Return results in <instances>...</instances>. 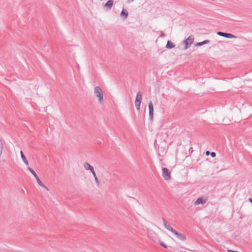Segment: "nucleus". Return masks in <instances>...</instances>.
Here are the masks:
<instances>
[{"instance_id": "obj_1", "label": "nucleus", "mask_w": 252, "mask_h": 252, "mask_svg": "<svg viewBox=\"0 0 252 252\" xmlns=\"http://www.w3.org/2000/svg\"><path fill=\"white\" fill-rule=\"evenodd\" d=\"M94 94L98 97L100 103L103 101V94L101 89L99 86H96L94 89Z\"/></svg>"}, {"instance_id": "obj_2", "label": "nucleus", "mask_w": 252, "mask_h": 252, "mask_svg": "<svg viewBox=\"0 0 252 252\" xmlns=\"http://www.w3.org/2000/svg\"><path fill=\"white\" fill-rule=\"evenodd\" d=\"M194 41V37L193 35L189 36L186 40H184L183 44L185 45V49H187L189 46L191 45Z\"/></svg>"}, {"instance_id": "obj_3", "label": "nucleus", "mask_w": 252, "mask_h": 252, "mask_svg": "<svg viewBox=\"0 0 252 252\" xmlns=\"http://www.w3.org/2000/svg\"><path fill=\"white\" fill-rule=\"evenodd\" d=\"M162 176L165 180H169L171 178L170 172L166 167L162 168Z\"/></svg>"}, {"instance_id": "obj_4", "label": "nucleus", "mask_w": 252, "mask_h": 252, "mask_svg": "<svg viewBox=\"0 0 252 252\" xmlns=\"http://www.w3.org/2000/svg\"><path fill=\"white\" fill-rule=\"evenodd\" d=\"M149 110V118L152 121L154 118V106L152 101H150L148 105Z\"/></svg>"}, {"instance_id": "obj_5", "label": "nucleus", "mask_w": 252, "mask_h": 252, "mask_svg": "<svg viewBox=\"0 0 252 252\" xmlns=\"http://www.w3.org/2000/svg\"><path fill=\"white\" fill-rule=\"evenodd\" d=\"M217 34L227 38H236V36L231 33L224 32H217Z\"/></svg>"}, {"instance_id": "obj_6", "label": "nucleus", "mask_w": 252, "mask_h": 252, "mask_svg": "<svg viewBox=\"0 0 252 252\" xmlns=\"http://www.w3.org/2000/svg\"><path fill=\"white\" fill-rule=\"evenodd\" d=\"M173 233H174L176 236L181 241H185L186 240V237L185 235L180 233L175 230L173 231Z\"/></svg>"}, {"instance_id": "obj_7", "label": "nucleus", "mask_w": 252, "mask_h": 252, "mask_svg": "<svg viewBox=\"0 0 252 252\" xmlns=\"http://www.w3.org/2000/svg\"><path fill=\"white\" fill-rule=\"evenodd\" d=\"M163 222V224L164 227L169 231L172 232V233L175 230L171 226V225L168 223V222L162 218Z\"/></svg>"}, {"instance_id": "obj_8", "label": "nucleus", "mask_w": 252, "mask_h": 252, "mask_svg": "<svg viewBox=\"0 0 252 252\" xmlns=\"http://www.w3.org/2000/svg\"><path fill=\"white\" fill-rule=\"evenodd\" d=\"M206 202V199H203L202 197L198 198L194 203L195 205H198L199 204H204Z\"/></svg>"}, {"instance_id": "obj_9", "label": "nucleus", "mask_w": 252, "mask_h": 252, "mask_svg": "<svg viewBox=\"0 0 252 252\" xmlns=\"http://www.w3.org/2000/svg\"><path fill=\"white\" fill-rule=\"evenodd\" d=\"M113 5V0H109L107 1V2L105 4V7H107L108 9L110 10L112 8Z\"/></svg>"}, {"instance_id": "obj_10", "label": "nucleus", "mask_w": 252, "mask_h": 252, "mask_svg": "<svg viewBox=\"0 0 252 252\" xmlns=\"http://www.w3.org/2000/svg\"><path fill=\"white\" fill-rule=\"evenodd\" d=\"M35 179H36V181H37V183H38V185H39L40 186H41V187H42L44 188V189H45L46 190H48V188H47L46 186H45V185H44V184H43V183L41 181V180H40V179L39 178V177H38V176H36V177H35Z\"/></svg>"}, {"instance_id": "obj_11", "label": "nucleus", "mask_w": 252, "mask_h": 252, "mask_svg": "<svg viewBox=\"0 0 252 252\" xmlns=\"http://www.w3.org/2000/svg\"><path fill=\"white\" fill-rule=\"evenodd\" d=\"M175 45L171 41L168 40L166 45V48L167 49H172L175 47Z\"/></svg>"}, {"instance_id": "obj_12", "label": "nucleus", "mask_w": 252, "mask_h": 252, "mask_svg": "<svg viewBox=\"0 0 252 252\" xmlns=\"http://www.w3.org/2000/svg\"><path fill=\"white\" fill-rule=\"evenodd\" d=\"M20 155H21V158L22 159L23 162L27 165H28L29 164V162H28V161L27 160L25 156L24 155L23 152L22 151H21L20 152Z\"/></svg>"}, {"instance_id": "obj_13", "label": "nucleus", "mask_w": 252, "mask_h": 252, "mask_svg": "<svg viewBox=\"0 0 252 252\" xmlns=\"http://www.w3.org/2000/svg\"><path fill=\"white\" fill-rule=\"evenodd\" d=\"M128 15V12L126 11V10L125 8H124L121 13V16H124L125 19H126Z\"/></svg>"}, {"instance_id": "obj_14", "label": "nucleus", "mask_w": 252, "mask_h": 252, "mask_svg": "<svg viewBox=\"0 0 252 252\" xmlns=\"http://www.w3.org/2000/svg\"><path fill=\"white\" fill-rule=\"evenodd\" d=\"M84 168L86 169V170H91L92 169V168H93V166H92V165H91L88 162H85L84 163Z\"/></svg>"}, {"instance_id": "obj_15", "label": "nucleus", "mask_w": 252, "mask_h": 252, "mask_svg": "<svg viewBox=\"0 0 252 252\" xmlns=\"http://www.w3.org/2000/svg\"><path fill=\"white\" fill-rule=\"evenodd\" d=\"M210 42V41L209 40H204L203 41L197 43L196 44V46H201L204 44L209 43Z\"/></svg>"}, {"instance_id": "obj_16", "label": "nucleus", "mask_w": 252, "mask_h": 252, "mask_svg": "<svg viewBox=\"0 0 252 252\" xmlns=\"http://www.w3.org/2000/svg\"><path fill=\"white\" fill-rule=\"evenodd\" d=\"M141 101H138V100H135V105L137 111H139L140 109V105Z\"/></svg>"}, {"instance_id": "obj_17", "label": "nucleus", "mask_w": 252, "mask_h": 252, "mask_svg": "<svg viewBox=\"0 0 252 252\" xmlns=\"http://www.w3.org/2000/svg\"><path fill=\"white\" fill-rule=\"evenodd\" d=\"M142 99V94L140 92H139L136 95L135 100H138V101H141Z\"/></svg>"}, {"instance_id": "obj_18", "label": "nucleus", "mask_w": 252, "mask_h": 252, "mask_svg": "<svg viewBox=\"0 0 252 252\" xmlns=\"http://www.w3.org/2000/svg\"><path fill=\"white\" fill-rule=\"evenodd\" d=\"M28 169L29 171L34 176V177H36L37 175L35 171L31 167H28Z\"/></svg>"}, {"instance_id": "obj_19", "label": "nucleus", "mask_w": 252, "mask_h": 252, "mask_svg": "<svg viewBox=\"0 0 252 252\" xmlns=\"http://www.w3.org/2000/svg\"><path fill=\"white\" fill-rule=\"evenodd\" d=\"M93 176H94V178L95 182L97 186L98 187L99 185V180H98V178H97V177L96 176V174H94Z\"/></svg>"}, {"instance_id": "obj_20", "label": "nucleus", "mask_w": 252, "mask_h": 252, "mask_svg": "<svg viewBox=\"0 0 252 252\" xmlns=\"http://www.w3.org/2000/svg\"><path fill=\"white\" fill-rule=\"evenodd\" d=\"M159 244L163 247H164L165 248H167V246L164 243H163L162 242H160Z\"/></svg>"}, {"instance_id": "obj_21", "label": "nucleus", "mask_w": 252, "mask_h": 252, "mask_svg": "<svg viewBox=\"0 0 252 252\" xmlns=\"http://www.w3.org/2000/svg\"><path fill=\"white\" fill-rule=\"evenodd\" d=\"M210 155L212 158H215L216 156V154L215 152H213L210 153Z\"/></svg>"}, {"instance_id": "obj_22", "label": "nucleus", "mask_w": 252, "mask_h": 252, "mask_svg": "<svg viewBox=\"0 0 252 252\" xmlns=\"http://www.w3.org/2000/svg\"><path fill=\"white\" fill-rule=\"evenodd\" d=\"M90 171L92 172V173L93 174V175H94V174H95V171H94V168H92V170H90Z\"/></svg>"}, {"instance_id": "obj_23", "label": "nucleus", "mask_w": 252, "mask_h": 252, "mask_svg": "<svg viewBox=\"0 0 252 252\" xmlns=\"http://www.w3.org/2000/svg\"><path fill=\"white\" fill-rule=\"evenodd\" d=\"M164 36H165V34L162 32H161L160 36L164 37Z\"/></svg>"}, {"instance_id": "obj_24", "label": "nucleus", "mask_w": 252, "mask_h": 252, "mask_svg": "<svg viewBox=\"0 0 252 252\" xmlns=\"http://www.w3.org/2000/svg\"><path fill=\"white\" fill-rule=\"evenodd\" d=\"M210 153H211L209 151H207L206 152L205 154H206V156H208V155H210Z\"/></svg>"}, {"instance_id": "obj_25", "label": "nucleus", "mask_w": 252, "mask_h": 252, "mask_svg": "<svg viewBox=\"0 0 252 252\" xmlns=\"http://www.w3.org/2000/svg\"><path fill=\"white\" fill-rule=\"evenodd\" d=\"M249 201L252 203V198H249Z\"/></svg>"}, {"instance_id": "obj_26", "label": "nucleus", "mask_w": 252, "mask_h": 252, "mask_svg": "<svg viewBox=\"0 0 252 252\" xmlns=\"http://www.w3.org/2000/svg\"><path fill=\"white\" fill-rule=\"evenodd\" d=\"M133 0H128V2H130V1H133Z\"/></svg>"}]
</instances>
